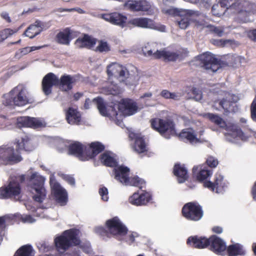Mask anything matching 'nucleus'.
<instances>
[{
    "label": "nucleus",
    "instance_id": "obj_28",
    "mask_svg": "<svg viewBox=\"0 0 256 256\" xmlns=\"http://www.w3.org/2000/svg\"><path fill=\"white\" fill-rule=\"evenodd\" d=\"M187 243L192 244L195 248H202L210 244V238L198 237L197 236L190 237L187 240Z\"/></svg>",
    "mask_w": 256,
    "mask_h": 256
},
{
    "label": "nucleus",
    "instance_id": "obj_4",
    "mask_svg": "<svg viewBox=\"0 0 256 256\" xmlns=\"http://www.w3.org/2000/svg\"><path fill=\"white\" fill-rule=\"evenodd\" d=\"M14 144L15 149L12 147L7 148L8 153L7 159L9 162L17 163L22 160L20 154L22 151L30 152L34 149L30 138L28 135H24L19 139H16Z\"/></svg>",
    "mask_w": 256,
    "mask_h": 256
},
{
    "label": "nucleus",
    "instance_id": "obj_61",
    "mask_svg": "<svg viewBox=\"0 0 256 256\" xmlns=\"http://www.w3.org/2000/svg\"><path fill=\"white\" fill-rule=\"evenodd\" d=\"M91 103V101L89 98H86L85 100L84 104V108L85 109H88L90 108V105Z\"/></svg>",
    "mask_w": 256,
    "mask_h": 256
},
{
    "label": "nucleus",
    "instance_id": "obj_52",
    "mask_svg": "<svg viewBox=\"0 0 256 256\" xmlns=\"http://www.w3.org/2000/svg\"><path fill=\"white\" fill-rule=\"evenodd\" d=\"M227 98L228 100L230 98V102H232V104L236 102L239 100L238 96L234 94H228V96H227Z\"/></svg>",
    "mask_w": 256,
    "mask_h": 256
},
{
    "label": "nucleus",
    "instance_id": "obj_57",
    "mask_svg": "<svg viewBox=\"0 0 256 256\" xmlns=\"http://www.w3.org/2000/svg\"><path fill=\"white\" fill-rule=\"evenodd\" d=\"M66 180L70 185L74 186L75 180H74V178L72 176H68L66 177Z\"/></svg>",
    "mask_w": 256,
    "mask_h": 256
},
{
    "label": "nucleus",
    "instance_id": "obj_35",
    "mask_svg": "<svg viewBox=\"0 0 256 256\" xmlns=\"http://www.w3.org/2000/svg\"><path fill=\"white\" fill-rule=\"evenodd\" d=\"M41 28L38 24H33L30 25L24 32L26 36L29 37L30 38H32L41 32Z\"/></svg>",
    "mask_w": 256,
    "mask_h": 256
},
{
    "label": "nucleus",
    "instance_id": "obj_36",
    "mask_svg": "<svg viewBox=\"0 0 256 256\" xmlns=\"http://www.w3.org/2000/svg\"><path fill=\"white\" fill-rule=\"evenodd\" d=\"M33 251L34 250L31 245H24L16 252L14 256H32Z\"/></svg>",
    "mask_w": 256,
    "mask_h": 256
},
{
    "label": "nucleus",
    "instance_id": "obj_1",
    "mask_svg": "<svg viewBox=\"0 0 256 256\" xmlns=\"http://www.w3.org/2000/svg\"><path fill=\"white\" fill-rule=\"evenodd\" d=\"M97 108L100 114L110 118L120 126H123L122 119L124 116H130L138 110L136 103L130 99H123L117 106L118 111L112 106H108L100 98L97 97Z\"/></svg>",
    "mask_w": 256,
    "mask_h": 256
},
{
    "label": "nucleus",
    "instance_id": "obj_10",
    "mask_svg": "<svg viewBox=\"0 0 256 256\" xmlns=\"http://www.w3.org/2000/svg\"><path fill=\"white\" fill-rule=\"evenodd\" d=\"M166 12L174 16L179 17L176 22L182 29H186L190 24V17L196 14V12L192 10L170 8L166 10Z\"/></svg>",
    "mask_w": 256,
    "mask_h": 256
},
{
    "label": "nucleus",
    "instance_id": "obj_49",
    "mask_svg": "<svg viewBox=\"0 0 256 256\" xmlns=\"http://www.w3.org/2000/svg\"><path fill=\"white\" fill-rule=\"evenodd\" d=\"M206 163L210 167L216 168L218 164V161L214 157L209 156L206 160Z\"/></svg>",
    "mask_w": 256,
    "mask_h": 256
},
{
    "label": "nucleus",
    "instance_id": "obj_5",
    "mask_svg": "<svg viewBox=\"0 0 256 256\" xmlns=\"http://www.w3.org/2000/svg\"><path fill=\"white\" fill-rule=\"evenodd\" d=\"M68 154L74 156L82 161L88 160L96 156V142L84 146L76 142L69 145Z\"/></svg>",
    "mask_w": 256,
    "mask_h": 256
},
{
    "label": "nucleus",
    "instance_id": "obj_12",
    "mask_svg": "<svg viewBox=\"0 0 256 256\" xmlns=\"http://www.w3.org/2000/svg\"><path fill=\"white\" fill-rule=\"evenodd\" d=\"M21 187L18 182L12 180L7 186L0 188V198L8 199L14 198L17 200L20 197Z\"/></svg>",
    "mask_w": 256,
    "mask_h": 256
},
{
    "label": "nucleus",
    "instance_id": "obj_33",
    "mask_svg": "<svg viewBox=\"0 0 256 256\" xmlns=\"http://www.w3.org/2000/svg\"><path fill=\"white\" fill-rule=\"evenodd\" d=\"M174 173L177 176L179 183L184 182L188 178L187 170L184 167L180 164H176L174 166Z\"/></svg>",
    "mask_w": 256,
    "mask_h": 256
},
{
    "label": "nucleus",
    "instance_id": "obj_31",
    "mask_svg": "<svg viewBox=\"0 0 256 256\" xmlns=\"http://www.w3.org/2000/svg\"><path fill=\"white\" fill-rule=\"evenodd\" d=\"M112 155L113 154L110 152H104L100 158V162L108 166L117 168V160Z\"/></svg>",
    "mask_w": 256,
    "mask_h": 256
},
{
    "label": "nucleus",
    "instance_id": "obj_41",
    "mask_svg": "<svg viewBox=\"0 0 256 256\" xmlns=\"http://www.w3.org/2000/svg\"><path fill=\"white\" fill-rule=\"evenodd\" d=\"M8 219L9 217L6 215L0 216V236L2 240L4 236V231L6 227V222Z\"/></svg>",
    "mask_w": 256,
    "mask_h": 256
},
{
    "label": "nucleus",
    "instance_id": "obj_46",
    "mask_svg": "<svg viewBox=\"0 0 256 256\" xmlns=\"http://www.w3.org/2000/svg\"><path fill=\"white\" fill-rule=\"evenodd\" d=\"M99 194L104 201H108V190L105 187H102L99 190Z\"/></svg>",
    "mask_w": 256,
    "mask_h": 256
},
{
    "label": "nucleus",
    "instance_id": "obj_9",
    "mask_svg": "<svg viewBox=\"0 0 256 256\" xmlns=\"http://www.w3.org/2000/svg\"><path fill=\"white\" fill-rule=\"evenodd\" d=\"M114 171L115 178L120 183L125 185L138 186L140 188H143L142 185L145 184L143 180L140 178L138 176L129 178L130 169L128 167L122 166H119L117 168H114Z\"/></svg>",
    "mask_w": 256,
    "mask_h": 256
},
{
    "label": "nucleus",
    "instance_id": "obj_11",
    "mask_svg": "<svg viewBox=\"0 0 256 256\" xmlns=\"http://www.w3.org/2000/svg\"><path fill=\"white\" fill-rule=\"evenodd\" d=\"M151 125L154 129L168 139L176 133L174 124L169 120L155 119L152 120Z\"/></svg>",
    "mask_w": 256,
    "mask_h": 256
},
{
    "label": "nucleus",
    "instance_id": "obj_56",
    "mask_svg": "<svg viewBox=\"0 0 256 256\" xmlns=\"http://www.w3.org/2000/svg\"><path fill=\"white\" fill-rule=\"evenodd\" d=\"M1 17L5 20L8 22H11V19L10 17L9 16L8 14L6 12H2L0 14Z\"/></svg>",
    "mask_w": 256,
    "mask_h": 256
},
{
    "label": "nucleus",
    "instance_id": "obj_50",
    "mask_svg": "<svg viewBox=\"0 0 256 256\" xmlns=\"http://www.w3.org/2000/svg\"><path fill=\"white\" fill-rule=\"evenodd\" d=\"M192 94L194 95V98L196 101H200L202 98V94L200 90L196 88L192 89Z\"/></svg>",
    "mask_w": 256,
    "mask_h": 256
},
{
    "label": "nucleus",
    "instance_id": "obj_8",
    "mask_svg": "<svg viewBox=\"0 0 256 256\" xmlns=\"http://www.w3.org/2000/svg\"><path fill=\"white\" fill-rule=\"evenodd\" d=\"M207 118L210 120L212 122H214L217 125L221 128L226 127L229 132L226 134V140L230 142H234V140L232 138H238L242 140H244L246 138L243 132L236 124H232L230 126H228L224 121L218 116L212 114H206Z\"/></svg>",
    "mask_w": 256,
    "mask_h": 256
},
{
    "label": "nucleus",
    "instance_id": "obj_62",
    "mask_svg": "<svg viewBox=\"0 0 256 256\" xmlns=\"http://www.w3.org/2000/svg\"><path fill=\"white\" fill-rule=\"evenodd\" d=\"M83 96L82 93H80L79 92H76L74 95V98L75 100H78L80 97Z\"/></svg>",
    "mask_w": 256,
    "mask_h": 256
},
{
    "label": "nucleus",
    "instance_id": "obj_19",
    "mask_svg": "<svg viewBox=\"0 0 256 256\" xmlns=\"http://www.w3.org/2000/svg\"><path fill=\"white\" fill-rule=\"evenodd\" d=\"M206 187L214 192L217 194L222 193L226 187V182L224 180V177L220 174L216 173L214 176V182L210 181L205 182L204 184Z\"/></svg>",
    "mask_w": 256,
    "mask_h": 256
},
{
    "label": "nucleus",
    "instance_id": "obj_47",
    "mask_svg": "<svg viewBox=\"0 0 256 256\" xmlns=\"http://www.w3.org/2000/svg\"><path fill=\"white\" fill-rule=\"evenodd\" d=\"M220 6L221 8L224 10H226L230 8H233L235 6V4H230L228 0H222L220 2L219 4H218Z\"/></svg>",
    "mask_w": 256,
    "mask_h": 256
},
{
    "label": "nucleus",
    "instance_id": "obj_43",
    "mask_svg": "<svg viewBox=\"0 0 256 256\" xmlns=\"http://www.w3.org/2000/svg\"><path fill=\"white\" fill-rule=\"evenodd\" d=\"M212 12L214 16H220L224 14L226 10L221 8L220 6L217 4L212 6Z\"/></svg>",
    "mask_w": 256,
    "mask_h": 256
},
{
    "label": "nucleus",
    "instance_id": "obj_23",
    "mask_svg": "<svg viewBox=\"0 0 256 256\" xmlns=\"http://www.w3.org/2000/svg\"><path fill=\"white\" fill-rule=\"evenodd\" d=\"M76 82L75 76L64 74L58 78V86L62 92H68L73 88V84Z\"/></svg>",
    "mask_w": 256,
    "mask_h": 256
},
{
    "label": "nucleus",
    "instance_id": "obj_64",
    "mask_svg": "<svg viewBox=\"0 0 256 256\" xmlns=\"http://www.w3.org/2000/svg\"><path fill=\"white\" fill-rule=\"evenodd\" d=\"M212 230L214 232L218 233V234L221 233L222 231V228L220 227H218V226L214 227L213 228Z\"/></svg>",
    "mask_w": 256,
    "mask_h": 256
},
{
    "label": "nucleus",
    "instance_id": "obj_60",
    "mask_svg": "<svg viewBox=\"0 0 256 256\" xmlns=\"http://www.w3.org/2000/svg\"><path fill=\"white\" fill-rule=\"evenodd\" d=\"M228 42H230V40H219L216 41V43H214V44L218 46H224L226 44L228 43Z\"/></svg>",
    "mask_w": 256,
    "mask_h": 256
},
{
    "label": "nucleus",
    "instance_id": "obj_53",
    "mask_svg": "<svg viewBox=\"0 0 256 256\" xmlns=\"http://www.w3.org/2000/svg\"><path fill=\"white\" fill-rule=\"evenodd\" d=\"M248 35L252 40L256 42V29L250 31Z\"/></svg>",
    "mask_w": 256,
    "mask_h": 256
},
{
    "label": "nucleus",
    "instance_id": "obj_7",
    "mask_svg": "<svg viewBox=\"0 0 256 256\" xmlns=\"http://www.w3.org/2000/svg\"><path fill=\"white\" fill-rule=\"evenodd\" d=\"M44 180L43 176L34 173L30 176V183L28 185V190L33 194V200L38 203H42L46 198V192L44 187Z\"/></svg>",
    "mask_w": 256,
    "mask_h": 256
},
{
    "label": "nucleus",
    "instance_id": "obj_17",
    "mask_svg": "<svg viewBox=\"0 0 256 256\" xmlns=\"http://www.w3.org/2000/svg\"><path fill=\"white\" fill-rule=\"evenodd\" d=\"M144 53L148 56H152L154 58H163L165 60L174 61L178 58V55L174 52L167 51L164 50H162L148 49L146 47L143 50Z\"/></svg>",
    "mask_w": 256,
    "mask_h": 256
},
{
    "label": "nucleus",
    "instance_id": "obj_59",
    "mask_svg": "<svg viewBox=\"0 0 256 256\" xmlns=\"http://www.w3.org/2000/svg\"><path fill=\"white\" fill-rule=\"evenodd\" d=\"M104 146L101 142H97V154L104 150Z\"/></svg>",
    "mask_w": 256,
    "mask_h": 256
},
{
    "label": "nucleus",
    "instance_id": "obj_24",
    "mask_svg": "<svg viewBox=\"0 0 256 256\" xmlns=\"http://www.w3.org/2000/svg\"><path fill=\"white\" fill-rule=\"evenodd\" d=\"M124 6L132 11L148 12L150 9V4L146 0H128L125 2Z\"/></svg>",
    "mask_w": 256,
    "mask_h": 256
},
{
    "label": "nucleus",
    "instance_id": "obj_32",
    "mask_svg": "<svg viewBox=\"0 0 256 256\" xmlns=\"http://www.w3.org/2000/svg\"><path fill=\"white\" fill-rule=\"evenodd\" d=\"M180 137L191 144H195L198 141L194 130L192 128L184 130L180 134Z\"/></svg>",
    "mask_w": 256,
    "mask_h": 256
},
{
    "label": "nucleus",
    "instance_id": "obj_6",
    "mask_svg": "<svg viewBox=\"0 0 256 256\" xmlns=\"http://www.w3.org/2000/svg\"><path fill=\"white\" fill-rule=\"evenodd\" d=\"M3 104L6 106H22L28 104L29 99L26 90L22 86H18L8 93L4 95Z\"/></svg>",
    "mask_w": 256,
    "mask_h": 256
},
{
    "label": "nucleus",
    "instance_id": "obj_37",
    "mask_svg": "<svg viewBox=\"0 0 256 256\" xmlns=\"http://www.w3.org/2000/svg\"><path fill=\"white\" fill-rule=\"evenodd\" d=\"M229 256H236L244 254V252L242 246L236 244L230 246L227 249Z\"/></svg>",
    "mask_w": 256,
    "mask_h": 256
},
{
    "label": "nucleus",
    "instance_id": "obj_34",
    "mask_svg": "<svg viewBox=\"0 0 256 256\" xmlns=\"http://www.w3.org/2000/svg\"><path fill=\"white\" fill-rule=\"evenodd\" d=\"M193 172L196 173V172L199 171L197 174V179L199 181H203L208 178L210 177L212 174V172L208 170L205 168H202V166H195L193 168Z\"/></svg>",
    "mask_w": 256,
    "mask_h": 256
},
{
    "label": "nucleus",
    "instance_id": "obj_20",
    "mask_svg": "<svg viewBox=\"0 0 256 256\" xmlns=\"http://www.w3.org/2000/svg\"><path fill=\"white\" fill-rule=\"evenodd\" d=\"M98 16L122 28L126 26L127 20L126 16L118 12L99 14Z\"/></svg>",
    "mask_w": 256,
    "mask_h": 256
},
{
    "label": "nucleus",
    "instance_id": "obj_29",
    "mask_svg": "<svg viewBox=\"0 0 256 256\" xmlns=\"http://www.w3.org/2000/svg\"><path fill=\"white\" fill-rule=\"evenodd\" d=\"M72 38V32L69 28L64 29L56 36V42L60 44L64 45H69Z\"/></svg>",
    "mask_w": 256,
    "mask_h": 256
},
{
    "label": "nucleus",
    "instance_id": "obj_55",
    "mask_svg": "<svg viewBox=\"0 0 256 256\" xmlns=\"http://www.w3.org/2000/svg\"><path fill=\"white\" fill-rule=\"evenodd\" d=\"M251 116L252 119L256 122V105L251 106Z\"/></svg>",
    "mask_w": 256,
    "mask_h": 256
},
{
    "label": "nucleus",
    "instance_id": "obj_22",
    "mask_svg": "<svg viewBox=\"0 0 256 256\" xmlns=\"http://www.w3.org/2000/svg\"><path fill=\"white\" fill-rule=\"evenodd\" d=\"M18 124L20 127H28L38 128L46 126L45 122L36 118L22 116L18 119Z\"/></svg>",
    "mask_w": 256,
    "mask_h": 256
},
{
    "label": "nucleus",
    "instance_id": "obj_25",
    "mask_svg": "<svg viewBox=\"0 0 256 256\" xmlns=\"http://www.w3.org/2000/svg\"><path fill=\"white\" fill-rule=\"evenodd\" d=\"M210 250L217 254H221L226 250L225 242L220 238L212 236L210 238Z\"/></svg>",
    "mask_w": 256,
    "mask_h": 256
},
{
    "label": "nucleus",
    "instance_id": "obj_38",
    "mask_svg": "<svg viewBox=\"0 0 256 256\" xmlns=\"http://www.w3.org/2000/svg\"><path fill=\"white\" fill-rule=\"evenodd\" d=\"M111 82L110 85L108 87L104 88L102 92H104L106 94H112V95H116L120 94V90L116 82L114 80V82Z\"/></svg>",
    "mask_w": 256,
    "mask_h": 256
},
{
    "label": "nucleus",
    "instance_id": "obj_14",
    "mask_svg": "<svg viewBox=\"0 0 256 256\" xmlns=\"http://www.w3.org/2000/svg\"><path fill=\"white\" fill-rule=\"evenodd\" d=\"M183 216L188 220H198L202 216V212L200 206L194 202L186 204L182 209Z\"/></svg>",
    "mask_w": 256,
    "mask_h": 256
},
{
    "label": "nucleus",
    "instance_id": "obj_3",
    "mask_svg": "<svg viewBox=\"0 0 256 256\" xmlns=\"http://www.w3.org/2000/svg\"><path fill=\"white\" fill-rule=\"evenodd\" d=\"M78 232L72 228L64 230L61 235L54 239L56 250L60 254H63L72 246H78L80 240L78 238Z\"/></svg>",
    "mask_w": 256,
    "mask_h": 256
},
{
    "label": "nucleus",
    "instance_id": "obj_15",
    "mask_svg": "<svg viewBox=\"0 0 256 256\" xmlns=\"http://www.w3.org/2000/svg\"><path fill=\"white\" fill-rule=\"evenodd\" d=\"M50 186L52 194L54 195L56 202L60 206H64L68 202V194L66 190L54 180L50 178Z\"/></svg>",
    "mask_w": 256,
    "mask_h": 256
},
{
    "label": "nucleus",
    "instance_id": "obj_21",
    "mask_svg": "<svg viewBox=\"0 0 256 256\" xmlns=\"http://www.w3.org/2000/svg\"><path fill=\"white\" fill-rule=\"evenodd\" d=\"M58 78L53 73L46 74L42 78V90L44 93L48 96L52 92L53 86H58Z\"/></svg>",
    "mask_w": 256,
    "mask_h": 256
},
{
    "label": "nucleus",
    "instance_id": "obj_26",
    "mask_svg": "<svg viewBox=\"0 0 256 256\" xmlns=\"http://www.w3.org/2000/svg\"><path fill=\"white\" fill-rule=\"evenodd\" d=\"M150 200V196L148 192L139 194L135 192L129 198L130 204L136 206L146 204Z\"/></svg>",
    "mask_w": 256,
    "mask_h": 256
},
{
    "label": "nucleus",
    "instance_id": "obj_2",
    "mask_svg": "<svg viewBox=\"0 0 256 256\" xmlns=\"http://www.w3.org/2000/svg\"><path fill=\"white\" fill-rule=\"evenodd\" d=\"M107 73L108 80L112 82L116 79L120 82H124L128 85H134L138 80V75L130 74L125 67L116 62L108 66Z\"/></svg>",
    "mask_w": 256,
    "mask_h": 256
},
{
    "label": "nucleus",
    "instance_id": "obj_45",
    "mask_svg": "<svg viewBox=\"0 0 256 256\" xmlns=\"http://www.w3.org/2000/svg\"><path fill=\"white\" fill-rule=\"evenodd\" d=\"M220 104L222 106V107L226 110H229L230 108V106L232 104V102H230V98L229 100L228 98L224 99L222 100L220 102Z\"/></svg>",
    "mask_w": 256,
    "mask_h": 256
},
{
    "label": "nucleus",
    "instance_id": "obj_18",
    "mask_svg": "<svg viewBox=\"0 0 256 256\" xmlns=\"http://www.w3.org/2000/svg\"><path fill=\"white\" fill-rule=\"evenodd\" d=\"M128 24L142 28L156 29L162 32H166V26H156L152 20L148 18H134L130 20Z\"/></svg>",
    "mask_w": 256,
    "mask_h": 256
},
{
    "label": "nucleus",
    "instance_id": "obj_30",
    "mask_svg": "<svg viewBox=\"0 0 256 256\" xmlns=\"http://www.w3.org/2000/svg\"><path fill=\"white\" fill-rule=\"evenodd\" d=\"M74 44L78 48H90L94 44L95 42L87 34H84L83 37L78 38L75 42Z\"/></svg>",
    "mask_w": 256,
    "mask_h": 256
},
{
    "label": "nucleus",
    "instance_id": "obj_16",
    "mask_svg": "<svg viewBox=\"0 0 256 256\" xmlns=\"http://www.w3.org/2000/svg\"><path fill=\"white\" fill-rule=\"evenodd\" d=\"M106 225L110 232L117 238L123 236L127 234V228L118 217L107 220Z\"/></svg>",
    "mask_w": 256,
    "mask_h": 256
},
{
    "label": "nucleus",
    "instance_id": "obj_63",
    "mask_svg": "<svg viewBox=\"0 0 256 256\" xmlns=\"http://www.w3.org/2000/svg\"><path fill=\"white\" fill-rule=\"evenodd\" d=\"M252 194L254 200L256 201V182L254 183L252 189Z\"/></svg>",
    "mask_w": 256,
    "mask_h": 256
},
{
    "label": "nucleus",
    "instance_id": "obj_39",
    "mask_svg": "<svg viewBox=\"0 0 256 256\" xmlns=\"http://www.w3.org/2000/svg\"><path fill=\"white\" fill-rule=\"evenodd\" d=\"M134 148L138 153H142L146 150V144L142 137L136 138Z\"/></svg>",
    "mask_w": 256,
    "mask_h": 256
},
{
    "label": "nucleus",
    "instance_id": "obj_48",
    "mask_svg": "<svg viewBox=\"0 0 256 256\" xmlns=\"http://www.w3.org/2000/svg\"><path fill=\"white\" fill-rule=\"evenodd\" d=\"M38 249L44 252H47L51 250V246L45 242H40L38 246Z\"/></svg>",
    "mask_w": 256,
    "mask_h": 256
},
{
    "label": "nucleus",
    "instance_id": "obj_27",
    "mask_svg": "<svg viewBox=\"0 0 256 256\" xmlns=\"http://www.w3.org/2000/svg\"><path fill=\"white\" fill-rule=\"evenodd\" d=\"M66 119L70 124H79L82 120L80 112L73 108H69L66 112Z\"/></svg>",
    "mask_w": 256,
    "mask_h": 256
},
{
    "label": "nucleus",
    "instance_id": "obj_40",
    "mask_svg": "<svg viewBox=\"0 0 256 256\" xmlns=\"http://www.w3.org/2000/svg\"><path fill=\"white\" fill-rule=\"evenodd\" d=\"M17 32L16 30L10 28H4L0 31V43L4 42L8 36L12 35Z\"/></svg>",
    "mask_w": 256,
    "mask_h": 256
},
{
    "label": "nucleus",
    "instance_id": "obj_44",
    "mask_svg": "<svg viewBox=\"0 0 256 256\" xmlns=\"http://www.w3.org/2000/svg\"><path fill=\"white\" fill-rule=\"evenodd\" d=\"M97 50L100 52H108L110 50V46L106 42L100 40L97 46Z\"/></svg>",
    "mask_w": 256,
    "mask_h": 256
},
{
    "label": "nucleus",
    "instance_id": "obj_42",
    "mask_svg": "<svg viewBox=\"0 0 256 256\" xmlns=\"http://www.w3.org/2000/svg\"><path fill=\"white\" fill-rule=\"evenodd\" d=\"M210 32L219 37L222 36L225 34L224 26H210Z\"/></svg>",
    "mask_w": 256,
    "mask_h": 256
},
{
    "label": "nucleus",
    "instance_id": "obj_58",
    "mask_svg": "<svg viewBox=\"0 0 256 256\" xmlns=\"http://www.w3.org/2000/svg\"><path fill=\"white\" fill-rule=\"evenodd\" d=\"M160 95L166 98H170V92L168 91V90H163L161 93Z\"/></svg>",
    "mask_w": 256,
    "mask_h": 256
},
{
    "label": "nucleus",
    "instance_id": "obj_13",
    "mask_svg": "<svg viewBox=\"0 0 256 256\" xmlns=\"http://www.w3.org/2000/svg\"><path fill=\"white\" fill-rule=\"evenodd\" d=\"M198 58L201 66L206 70L216 72L220 68V60L210 52H204Z\"/></svg>",
    "mask_w": 256,
    "mask_h": 256
},
{
    "label": "nucleus",
    "instance_id": "obj_51",
    "mask_svg": "<svg viewBox=\"0 0 256 256\" xmlns=\"http://www.w3.org/2000/svg\"><path fill=\"white\" fill-rule=\"evenodd\" d=\"M182 96V94L180 92H170V98L178 100Z\"/></svg>",
    "mask_w": 256,
    "mask_h": 256
},
{
    "label": "nucleus",
    "instance_id": "obj_54",
    "mask_svg": "<svg viewBox=\"0 0 256 256\" xmlns=\"http://www.w3.org/2000/svg\"><path fill=\"white\" fill-rule=\"evenodd\" d=\"M136 232H132L128 236V238L126 241L128 242L130 244L133 242L134 241V238L138 236Z\"/></svg>",
    "mask_w": 256,
    "mask_h": 256
}]
</instances>
